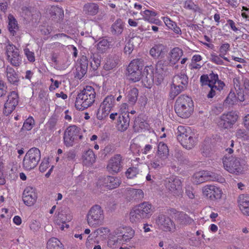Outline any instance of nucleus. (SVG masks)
Here are the masks:
<instances>
[{
	"instance_id": "obj_48",
	"label": "nucleus",
	"mask_w": 249,
	"mask_h": 249,
	"mask_svg": "<svg viewBox=\"0 0 249 249\" xmlns=\"http://www.w3.org/2000/svg\"><path fill=\"white\" fill-rule=\"evenodd\" d=\"M173 156L180 163H186L188 161L187 157L180 150L175 149Z\"/></svg>"
},
{
	"instance_id": "obj_53",
	"label": "nucleus",
	"mask_w": 249,
	"mask_h": 249,
	"mask_svg": "<svg viewBox=\"0 0 249 249\" xmlns=\"http://www.w3.org/2000/svg\"><path fill=\"white\" fill-rule=\"evenodd\" d=\"M210 59L212 62L217 65H222L224 64V61L220 56L219 55H217L215 53H213L211 54Z\"/></svg>"
},
{
	"instance_id": "obj_59",
	"label": "nucleus",
	"mask_w": 249,
	"mask_h": 249,
	"mask_svg": "<svg viewBox=\"0 0 249 249\" xmlns=\"http://www.w3.org/2000/svg\"><path fill=\"white\" fill-rule=\"evenodd\" d=\"M163 20L169 29H171L173 26L175 25L176 23L168 17H163Z\"/></svg>"
},
{
	"instance_id": "obj_22",
	"label": "nucleus",
	"mask_w": 249,
	"mask_h": 249,
	"mask_svg": "<svg viewBox=\"0 0 249 249\" xmlns=\"http://www.w3.org/2000/svg\"><path fill=\"white\" fill-rule=\"evenodd\" d=\"M145 77L143 76L142 81L144 85L147 87H150L154 83L156 85H159L161 83H158L156 78V73L153 71V67L151 66L146 67L144 70L143 74H145Z\"/></svg>"
},
{
	"instance_id": "obj_62",
	"label": "nucleus",
	"mask_w": 249,
	"mask_h": 249,
	"mask_svg": "<svg viewBox=\"0 0 249 249\" xmlns=\"http://www.w3.org/2000/svg\"><path fill=\"white\" fill-rule=\"evenodd\" d=\"M189 67L191 70H199L201 67V65L196 62H191V63L189 65Z\"/></svg>"
},
{
	"instance_id": "obj_5",
	"label": "nucleus",
	"mask_w": 249,
	"mask_h": 249,
	"mask_svg": "<svg viewBox=\"0 0 249 249\" xmlns=\"http://www.w3.org/2000/svg\"><path fill=\"white\" fill-rule=\"evenodd\" d=\"M176 134L178 142L186 149H191L195 146L196 142L189 127L178 126Z\"/></svg>"
},
{
	"instance_id": "obj_4",
	"label": "nucleus",
	"mask_w": 249,
	"mask_h": 249,
	"mask_svg": "<svg viewBox=\"0 0 249 249\" xmlns=\"http://www.w3.org/2000/svg\"><path fill=\"white\" fill-rule=\"evenodd\" d=\"M86 217L89 226L91 228H97L104 223V210L100 205H94L89 209Z\"/></svg>"
},
{
	"instance_id": "obj_60",
	"label": "nucleus",
	"mask_w": 249,
	"mask_h": 249,
	"mask_svg": "<svg viewBox=\"0 0 249 249\" xmlns=\"http://www.w3.org/2000/svg\"><path fill=\"white\" fill-rule=\"evenodd\" d=\"M30 229L34 232L36 231L40 228L39 222L36 220L32 221L30 225Z\"/></svg>"
},
{
	"instance_id": "obj_9",
	"label": "nucleus",
	"mask_w": 249,
	"mask_h": 249,
	"mask_svg": "<svg viewBox=\"0 0 249 249\" xmlns=\"http://www.w3.org/2000/svg\"><path fill=\"white\" fill-rule=\"evenodd\" d=\"M208 180L216 181L223 183L225 181V179L219 175L204 170L195 173L192 177L193 182L196 185Z\"/></svg>"
},
{
	"instance_id": "obj_45",
	"label": "nucleus",
	"mask_w": 249,
	"mask_h": 249,
	"mask_svg": "<svg viewBox=\"0 0 249 249\" xmlns=\"http://www.w3.org/2000/svg\"><path fill=\"white\" fill-rule=\"evenodd\" d=\"M157 155L162 157V158L167 159L169 155V149L166 144L163 142H159Z\"/></svg>"
},
{
	"instance_id": "obj_16",
	"label": "nucleus",
	"mask_w": 249,
	"mask_h": 249,
	"mask_svg": "<svg viewBox=\"0 0 249 249\" xmlns=\"http://www.w3.org/2000/svg\"><path fill=\"white\" fill-rule=\"evenodd\" d=\"M159 228L166 232H173L176 230V226L173 220L164 214H160L156 220Z\"/></svg>"
},
{
	"instance_id": "obj_12",
	"label": "nucleus",
	"mask_w": 249,
	"mask_h": 249,
	"mask_svg": "<svg viewBox=\"0 0 249 249\" xmlns=\"http://www.w3.org/2000/svg\"><path fill=\"white\" fill-rule=\"evenodd\" d=\"M239 158L228 157L226 154L223 158L224 168L230 173L236 175L243 173V167L240 163Z\"/></svg>"
},
{
	"instance_id": "obj_18",
	"label": "nucleus",
	"mask_w": 249,
	"mask_h": 249,
	"mask_svg": "<svg viewBox=\"0 0 249 249\" xmlns=\"http://www.w3.org/2000/svg\"><path fill=\"white\" fill-rule=\"evenodd\" d=\"M8 99L4 104L3 113L6 116L10 114L18 103V95L15 91H11L8 95Z\"/></svg>"
},
{
	"instance_id": "obj_3",
	"label": "nucleus",
	"mask_w": 249,
	"mask_h": 249,
	"mask_svg": "<svg viewBox=\"0 0 249 249\" xmlns=\"http://www.w3.org/2000/svg\"><path fill=\"white\" fill-rule=\"evenodd\" d=\"M152 213V205L147 202H144L130 211V220L132 223L139 222L143 219L149 218Z\"/></svg>"
},
{
	"instance_id": "obj_37",
	"label": "nucleus",
	"mask_w": 249,
	"mask_h": 249,
	"mask_svg": "<svg viewBox=\"0 0 249 249\" xmlns=\"http://www.w3.org/2000/svg\"><path fill=\"white\" fill-rule=\"evenodd\" d=\"M129 123L130 118L127 112L119 116L118 120V125L121 131L125 130L128 127Z\"/></svg>"
},
{
	"instance_id": "obj_10",
	"label": "nucleus",
	"mask_w": 249,
	"mask_h": 249,
	"mask_svg": "<svg viewBox=\"0 0 249 249\" xmlns=\"http://www.w3.org/2000/svg\"><path fill=\"white\" fill-rule=\"evenodd\" d=\"M164 184L169 195L175 197H179L182 195L181 181L178 177L171 176L166 178Z\"/></svg>"
},
{
	"instance_id": "obj_21",
	"label": "nucleus",
	"mask_w": 249,
	"mask_h": 249,
	"mask_svg": "<svg viewBox=\"0 0 249 249\" xmlns=\"http://www.w3.org/2000/svg\"><path fill=\"white\" fill-rule=\"evenodd\" d=\"M22 197L25 205L29 206L33 205L37 199L35 189L30 186L27 187L23 191Z\"/></svg>"
},
{
	"instance_id": "obj_61",
	"label": "nucleus",
	"mask_w": 249,
	"mask_h": 249,
	"mask_svg": "<svg viewBox=\"0 0 249 249\" xmlns=\"http://www.w3.org/2000/svg\"><path fill=\"white\" fill-rule=\"evenodd\" d=\"M49 161L47 160H43L39 166V170L41 172H45L48 168Z\"/></svg>"
},
{
	"instance_id": "obj_55",
	"label": "nucleus",
	"mask_w": 249,
	"mask_h": 249,
	"mask_svg": "<svg viewBox=\"0 0 249 249\" xmlns=\"http://www.w3.org/2000/svg\"><path fill=\"white\" fill-rule=\"evenodd\" d=\"M7 91V87L2 80H0V97L4 96Z\"/></svg>"
},
{
	"instance_id": "obj_36",
	"label": "nucleus",
	"mask_w": 249,
	"mask_h": 249,
	"mask_svg": "<svg viewBox=\"0 0 249 249\" xmlns=\"http://www.w3.org/2000/svg\"><path fill=\"white\" fill-rule=\"evenodd\" d=\"M175 218L177 221L181 225H190L193 222L192 218L182 212H178L176 213Z\"/></svg>"
},
{
	"instance_id": "obj_54",
	"label": "nucleus",
	"mask_w": 249,
	"mask_h": 249,
	"mask_svg": "<svg viewBox=\"0 0 249 249\" xmlns=\"http://www.w3.org/2000/svg\"><path fill=\"white\" fill-rule=\"evenodd\" d=\"M230 45L229 43H226L222 44L219 48V55H226L228 52L230 50Z\"/></svg>"
},
{
	"instance_id": "obj_7",
	"label": "nucleus",
	"mask_w": 249,
	"mask_h": 249,
	"mask_svg": "<svg viewBox=\"0 0 249 249\" xmlns=\"http://www.w3.org/2000/svg\"><path fill=\"white\" fill-rule=\"evenodd\" d=\"M40 159L41 153L39 149L36 147L31 148L23 158L22 167L25 170L30 171L37 165Z\"/></svg>"
},
{
	"instance_id": "obj_25",
	"label": "nucleus",
	"mask_w": 249,
	"mask_h": 249,
	"mask_svg": "<svg viewBox=\"0 0 249 249\" xmlns=\"http://www.w3.org/2000/svg\"><path fill=\"white\" fill-rule=\"evenodd\" d=\"M218 81H221L218 79V74L213 72L209 75L203 74L200 78V82L202 85L217 86Z\"/></svg>"
},
{
	"instance_id": "obj_63",
	"label": "nucleus",
	"mask_w": 249,
	"mask_h": 249,
	"mask_svg": "<svg viewBox=\"0 0 249 249\" xmlns=\"http://www.w3.org/2000/svg\"><path fill=\"white\" fill-rule=\"evenodd\" d=\"M76 154L73 151H70L67 153V158L69 160H72L75 158Z\"/></svg>"
},
{
	"instance_id": "obj_6",
	"label": "nucleus",
	"mask_w": 249,
	"mask_h": 249,
	"mask_svg": "<svg viewBox=\"0 0 249 249\" xmlns=\"http://www.w3.org/2000/svg\"><path fill=\"white\" fill-rule=\"evenodd\" d=\"M188 84V76L184 73H180L173 77L170 92V97L174 99L181 92L187 89Z\"/></svg>"
},
{
	"instance_id": "obj_17",
	"label": "nucleus",
	"mask_w": 249,
	"mask_h": 249,
	"mask_svg": "<svg viewBox=\"0 0 249 249\" xmlns=\"http://www.w3.org/2000/svg\"><path fill=\"white\" fill-rule=\"evenodd\" d=\"M123 158L120 154H116L111 157L108 163L107 168L111 174H117L120 172L123 166Z\"/></svg>"
},
{
	"instance_id": "obj_56",
	"label": "nucleus",
	"mask_w": 249,
	"mask_h": 249,
	"mask_svg": "<svg viewBox=\"0 0 249 249\" xmlns=\"http://www.w3.org/2000/svg\"><path fill=\"white\" fill-rule=\"evenodd\" d=\"M24 53L25 54L27 59L31 62H34L35 60L34 53L29 50V49L26 48L24 50Z\"/></svg>"
},
{
	"instance_id": "obj_33",
	"label": "nucleus",
	"mask_w": 249,
	"mask_h": 249,
	"mask_svg": "<svg viewBox=\"0 0 249 249\" xmlns=\"http://www.w3.org/2000/svg\"><path fill=\"white\" fill-rule=\"evenodd\" d=\"M142 16L143 19L151 23L158 24L160 20L156 19L155 17L157 16V13L155 11L146 10L142 12H141Z\"/></svg>"
},
{
	"instance_id": "obj_28",
	"label": "nucleus",
	"mask_w": 249,
	"mask_h": 249,
	"mask_svg": "<svg viewBox=\"0 0 249 249\" xmlns=\"http://www.w3.org/2000/svg\"><path fill=\"white\" fill-rule=\"evenodd\" d=\"M238 203L240 210L242 213L249 215V195L242 194L239 196Z\"/></svg>"
},
{
	"instance_id": "obj_20",
	"label": "nucleus",
	"mask_w": 249,
	"mask_h": 249,
	"mask_svg": "<svg viewBox=\"0 0 249 249\" xmlns=\"http://www.w3.org/2000/svg\"><path fill=\"white\" fill-rule=\"evenodd\" d=\"M202 193L204 196L212 200L220 199L222 194V192L219 188L212 185H207L203 187Z\"/></svg>"
},
{
	"instance_id": "obj_52",
	"label": "nucleus",
	"mask_w": 249,
	"mask_h": 249,
	"mask_svg": "<svg viewBox=\"0 0 249 249\" xmlns=\"http://www.w3.org/2000/svg\"><path fill=\"white\" fill-rule=\"evenodd\" d=\"M235 135L237 139H241L242 141H246L248 140L249 137L246 130L242 129H237Z\"/></svg>"
},
{
	"instance_id": "obj_49",
	"label": "nucleus",
	"mask_w": 249,
	"mask_h": 249,
	"mask_svg": "<svg viewBox=\"0 0 249 249\" xmlns=\"http://www.w3.org/2000/svg\"><path fill=\"white\" fill-rule=\"evenodd\" d=\"M35 124V122L33 117H29L24 122L21 129L29 131L31 130Z\"/></svg>"
},
{
	"instance_id": "obj_50",
	"label": "nucleus",
	"mask_w": 249,
	"mask_h": 249,
	"mask_svg": "<svg viewBox=\"0 0 249 249\" xmlns=\"http://www.w3.org/2000/svg\"><path fill=\"white\" fill-rule=\"evenodd\" d=\"M139 172V169L136 167H129L125 172V176L128 178H132L136 177Z\"/></svg>"
},
{
	"instance_id": "obj_40",
	"label": "nucleus",
	"mask_w": 249,
	"mask_h": 249,
	"mask_svg": "<svg viewBox=\"0 0 249 249\" xmlns=\"http://www.w3.org/2000/svg\"><path fill=\"white\" fill-rule=\"evenodd\" d=\"M138 89L135 88L130 89L128 91L126 98L129 104L133 105L135 104L138 99Z\"/></svg>"
},
{
	"instance_id": "obj_15",
	"label": "nucleus",
	"mask_w": 249,
	"mask_h": 249,
	"mask_svg": "<svg viewBox=\"0 0 249 249\" xmlns=\"http://www.w3.org/2000/svg\"><path fill=\"white\" fill-rule=\"evenodd\" d=\"M121 184L120 179L113 176L101 177L97 182V186L100 188H105L108 190H112L119 187Z\"/></svg>"
},
{
	"instance_id": "obj_13",
	"label": "nucleus",
	"mask_w": 249,
	"mask_h": 249,
	"mask_svg": "<svg viewBox=\"0 0 249 249\" xmlns=\"http://www.w3.org/2000/svg\"><path fill=\"white\" fill-rule=\"evenodd\" d=\"M115 98L112 95L107 96L100 105L97 113L98 119L102 120L108 116L115 106Z\"/></svg>"
},
{
	"instance_id": "obj_32",
	"label": "nucleus",
	"mask_w": 249,
	"mask_h": 249,
	"mask_svg": "<svg viewBox=\"0 0 249 249\" xmlns=\"http://www.w3.org/2000/svg\"><path fill=\"white\" fill-rule=\"evenodd\" d=\"M124 26L123 20L120 18L117 19L110 27L111 34L116 36L121 35L124 31Z\"/></svg>"
},
{
	"instance_id": "obj_27",
	"label": "nucleus",
	"mask_w": 249,
	"mask_h": 249,
	"mask_svg": "<svg viewBox=\"0 0 249 249\" xmlns=\"http://www.w3.org/2000/svg\"><path fill=\"white\" fill-rule=\"evenodd\" d=\"M183 55V52L181 49L178 47L173 48L169 53L168 56V63L170 66L176 65L180 57Z\"/></svg>"
},
{
	"instance_id": "obj_57",
	"label": "nucleus",
	"mask_w": 249,
	"mask_h": 249,
	"mask_svg": "<svg viewBox=\"0 0 249 249\" xmlns=\"http://www.w3.org/2000/svg\"><path fill=\"white\" fill-rule=\"evenodd\" d=\"M107 231H108L107 228L101 227L95 230L93 232L92 234H93L94 236L97 237L98 235H102V233L104 234L105 232L106 233Z\"/></svg>"
},
{
	"instance_id": "obj_23",
	"label": "nucleus",
	"mask_w": 249,
	"mask_h": 249,
	"mask_svg": "<svg viewBox=\"0 0 249 249\" xmlns=\"http://www.w3.org/2000/svg\"><path fill=\"white\" fill-rule=\"evenodd\" d=\"M88 68V60L86 56L82 55L76 65L75 77L81 79L87 73Z\"/></svg>"
},
{
	"instance_id": "obj_38",
	"label": "nucleus",
	"mask_w": 249,
	"mask_h": 249,
	"mask_svg": "<svg viewBox=\"0 0 249 249\" xmlns=\"http://www.w3.org/2000/svg\"><path fill=\"white\" fill-rule=\"evenodd\" d=\"M99 7L97 4L94 3H88L85 4L83 11L87 14L94 16L98 12Z\"/></svg>"
},
{
	"instance_id": "obj_26",
	"label": "nucleus",
	"mask_w": 249,
	"mask_h": 249,
	"mask_svg": "<svg viewBox=\"0 0 249 249\" xmlns=\"http://www.w3.org/2000/svg\"><path fill=\"white\" fill-rule=\"evenodd\" d=\"M127 232L123 235H118L112 237L109 240L110 244H112L113 245L116 244H123L124 242H126L128 240L131 239L134 235V231L130 228L127 229Z\"/></svg>"
},
{
	"instance_id": "obj_43",
	"label": "nucleus",
	"mask_w": 249,
	"mask_h": 249,
	"mask_svg": "<svg viewBox=\"0 0 249 249\" xmlns=\"http://www.w3.org/2000/svg\"><path fill=\"white\" fill-rule=\"evenodd\" d=\"M8 20V30L10 33L14 36L18 28L17 21L11 15H9Z\"/></svg>"
},
{
	"instance_id": "obj_46",
	"label": "nucleus",
	"mask_w": 249,
	"mask_h": 249,
	"mask_svg": "<svg viewBox=\"0 0 249 249\" xmlns=\"http://www.w3.org/2000/svg\"><path fill=\"white\" fill-rule=\"evenodd\" d=\"M62 244L59 240L56 238H51L47 243L48 249H61Z\"/></svg>"
},
{
	"instance_id": "obj_44",
	"label": "nucleus",
	"mask_w": 249,
	"mask_h": 249,
	"mask_svg": "<svg viewBox=\"0 0 249 249\" xmlns=\"http://www.w3.org/2000/svg\"><path fill=\"white\" fill-rule=\"evenodd\" d=\"M50 15L53 18L62 19L64 16L63 10L58 6H53L50 10Z\"/></svg>"
},
{
	"instance_id": "obj_51",
	"label": "nucleus",
	"mask_w": 249,
	"mask_h": 249,
	"mask_svg": "<svg viewBox=\"0 0 249 249\" xmlns=\"http://www.w3.org/2000/svg\"><path fill=\"white\" fill-rule=\"evenodd\" d=\"M225 103L231 105H233L237 103L236 95L233 91H230L228 97L225 100Z\"/></svg>"
},
{
	"instance_id": "obj_19",
	"label": "nucleus",
	"mask_w": 249,
	"mask_h": 249,
	"mask_svg": "<svg viewBox=\"0 0 249 249\" xmlns=\"http://www.w3.org/2000/svg\"><path fill=\"white\" fill-rule=\"evenodd\" d=\"M7 60L15 67L18 66L21 63V57L18 49L13 45L6 46Z\"/></svg>"
},
{
	"instance_id": "obj_64",
	"label": "nucleus",
	"mask_w": 249,
	"mask_h": 249,
	"mask_svg": "<svg viewBox=\"0 0 249 249\" xmlns=\"http://www.w3.org/2000/svg\"><path fill=\"white\" fill-rule=\"evenodd\" d=\"M244 124L246 128L249 130V114H248L245 117Z\"/></svg>"
},
{
	"instance_id": "obj_1",
	"label": "nucleus",
	"mask_w": 249,
	"mask_h": 249,
	"mask_svg": "<svg viewBox=\"0 0 249 249\" xmlns=\"http://www.w3.org/2000/svg\"><path fill=\"white\" fill-rule=\"evenodd\" d=\"M96 92L91 86H86L76 97L75 106L78 110H84L91 106L95 102Z\"/></svg>"
},
{
	"instance_id": "obj_41",
	"label": "nucleus",
	"mask_w": 249,
	"mask_h": 249,
	"mask_svg": "<svg viewBox=\"0 0 249 249\" xmlns=\"http://www.w3.org/2000/svg\"><path fill=\"white\" fill-rule=\"evenodd\" d=\"M225 84L223 81H218L217 86H209L210 88V90L207 94L208 98H212L216 94V91H220L225 86Z\"/></svg>"
},
{
	"instance_id": "obj_24",
	"label": "nucleus",
	"mask_w": 249,
	"mask_h": 249,
	"mask_svg": "<svg viewBox=\"0 0 249 249\" xmlns=\"http://www.w3.org/2000/svg\"><path fill=\"white\" fill-rule=\"evenodd\" d=\"M169 66V63L167 60H160L158 61L156 65V70L155 73L156 76L158 77L156 79L158 83H161L164 78V73L167 71V67Z\"/></svg>"
},
{
	"instance_id": "obj_8",
	"label": "nucleus",
	"mask_w": 249,
	"mask_h": 249,
	"mask_svg": "<svg viewBox=\"0 0 249 249\" xmlns=\"http://www.w3.org/2000/svg\"><path fill=\"white\" fill-rule=\"evenodd\" d=\"M143 66V59L137 58L132 60L127 69L128 78L133 82L139 81L141 78V70Z\"/></svg>"
},
{
	"instance_id": "obj_11",
	"label": "nucleus",
	"mask_w": 249,
	"mask_h": 249,
	"mask_svg": "<svg viewBox=\"0 0 249 249\" xmlns=\"http://www.w3.org/2000/svg\"><path fill=\"white\" fill-rule=\"evenodd\" d=\"M80 133V129L75 125L69 126L64 134V142L67 147L72 146L74 143L77 142L79 140L83 138Z\"/></svg>"
},
{
	"instance_id": "obj_58",
	"label": "nucleus",
	"mask_w": 249,
	"mask_h": 249,
	"mask_svg": "<svg viewBox=\"0 0 249 249\" xmlns=\"http://www.w3.org/2000/svg\"><path fill=\"white\" fill-rule=\"evenodd\" d=\"M130 148L131 151L134 153H139L140 151L142 150L140 145L135 143L131 144Z\"/></svg>"
},
{
	"instance_id": "obj_29",
	"label": "nucleus",
	"mask_w": 249,
	"mask_h": 249,
	"mask_svg": "<svg viewBox=\"0 0 249 249\" xmlns=\"http://www.w3.org/2000/svg\"><path fill=\"white\" fill-rule=\"evenodd\" d=\"M165 46L161 44L155 45L150 50V54L154 58L159 59L164 57Z\"/></svg>"
},
{
	"instance_id": "obj_34",
	"label": "nucleus",
	"mask_w": 249,
	"mask_h": 249,
	"mask_svg": "<svg viewBox=\"0 0 249 249\" xmlns=\"http://www.w3.org/2000/svg\"><path fill=\"white\" fill-rule=\"evenodd\" d=\"M6 76L8 82L11 84L17 85L19 82L18 74L15 70L11 67L7 66L6 68Z\"/></svg>"
},
{
	"instance_id": "obj_39",
	"label": "nucleus",
	"mask_w": 249,
	"mask_h": 249,
	"mask_svg": "<svg viewBox=\"0 0 249 249\" xmlns=\"http://www.w3.org/2000/svg\"><path fill=\"white\" fill-rule=\"evenodd\" d=\"M118 59L116 56H108L106 60L104 68L109 71L114 68L118 64Z\"/></svg>"
},
{
	"instance_id": "obj_35",
	"label": "nucleus",
	"mask_w": 249,
	"mask_h": 249,
	"mask_svg": "<svg viewBox=\"0 0 249 249\" xmlns=\"http://www.w3.org/2000/svg\"><path fill=\"white\" fill-rule=\"evenodd\" d=\"M127 196L131 200L139 201L144 197V193L140 189L130 188L127 190Z\"/></svg>"
},
{
	"instance_id": "obj_42",
	"label": "nucleus",
	"mask_w": 249,
	"mask_h": 249,
	"mask_svg": "<svg viewBox=\"0 0 249 249\" xmlns=\"http://www.w3.org/2000/svg\"><path fill=\"white\" fill-rule=\"evenodd\" d=\"M165 158H162L160 156L156 155L154 159L151 161V166L155 169L161 168L165 165Z\"/></svg>"
},
{
	"instance_id": "obj_30",
	"label": "nucleus",
	"mask_w": 249,
	"mask_h": 249,
	"mask_svg": "<svg viewBox=\"0 0 249 249\" xmlns=\"http://www.w3.org/2000/svg\"><path fill=\"white\" fill-rule=\"evenodd\" d=\"M95 156L91 149L85 151L82 156L83 163L86 166H90L95 162Z\"/></svg>"
},
{
	"instance_id": "obj_2",
	"label": "nucleus",
	"mask_w": 249,
	"mask_h": 249,
	"mask_svg": "<svg viewBox=\"0 0 249 249\" xmlns=\"http://www.w3.org/2000/svg\"><path fill=\"white\" fill-rule=\"evenodd\" d=\"M193 102L191 97L182 94L177 99L175 105V110L178 116L182 118L189 117L194 108Z\"/></svg>"
},
{
	"instance_id": "obj_47",
	"label": "nucleus",
	"mask_w": 249,
	"mask_h": 249,
	"mask_svg": "<svg viewBox=\"0 0 249 249\" xmlns=\"http://www.w3.org/2000/svg\"><path fill=\"white\" fill-rule=\"evenodd\" d=\"M101 58V56L98 53H94L91 55L90 66L93 70H97L100 66Z\"/></svg>"
},
{
	"instance_id": "obj_14",
	"label": "nucleus",
	"mask_w": 249,
	"mask_h": 249,
	"mask_svg": "<svg viewBox=\"0 0 249 249\" xmlns=\"http://www.w3.org/2000/svg\"><path fill=\"white\" fill-rule=\"evenodd\" d=\"M238 119L235 112L230 111L222 114L218 122V126L222 128L228 129L232 127Z\"/></svg>"
},
{
	"instance_id": "obj_31",
	"label": "nucleus",
	"mask_w": 249,
	"mask_h": 249,
	"mask_svg": "<svg viewBox=\"0 0 249 249\" xmlns=\"http://www.w3.org/2000/svg\"><path fill=\"white\" fill-rule=\"evenodd\" d=\"M113 46L112 39L102 38L97 44V49L99 52L104 53L110 49Z\"/></svg>"
}]
</instances>
